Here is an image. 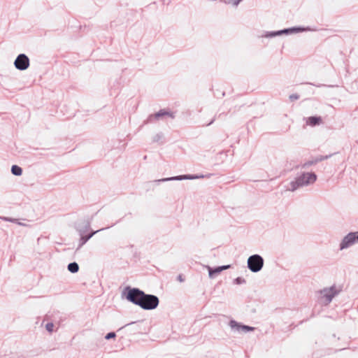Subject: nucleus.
I'll return each instance as SVG.
<instances>
[{"instance_id": "b1692460", "label": "nucleus", "mask_w": 358, "mask_h": 358, "mask_svg": "<svg viewBox=\"0 0 358 358\" xmlns=\"http://www.w3.org/2000/svg\"><path fill=\"white\" fill-rule=\"evenodd\" d=\"M230 2L229 1H225V3H229Z\"/></svg>"}, {"instance_id": "39448f33", "label": "nucleus", "mask_w": 358, "mask_h": 358, "mask_svg": "<svg viewBox=\"0 0 358 358\" xmlns=\"http://www.w3.org/2000/svg\"><path fill=\"white\" fill-rule=\"evenodd\" d=\"M338 293L335 286L324 288L320 291L321 300L323 303L327 305L333 299V298Z\"/></svg>"}, {"instance_id": "5701e85b", "label": "nucleus", "mask_w": 358, "mask_h": 358, "mask_svg": "<svg viewBox=\"0 0 358 358\" xmlns=\"http://www.w3.org/2000/svg\"><path fill=\"white\" fill-rule=\"evenodd\" d=\"M178 280H179L180 282H183V280H184L181 275H179V276L178 277Z\"/></svg>"}, {"instance_id": "2eb2a0df", "label": "nucleus", "mask_w": 358, "mask_h": 358, "mask_svg": "<svg viewBox=\"0 0 358 358\" xmlns=\"http://www.w3.org/2000/svg\"><path fill=\"white\" fill-rule=\"evenodd\" d=\"M68 270L73 273H75L78 271L79 266L76 262L70 263L68 265Z\"/></svg>"}, {"instance_id": "6ab92c4d", "label": "nucleus", "mask_w": 358, "mask_h": 358, "mask_svg": "<svg viewBox=\"0 0 358 358\" xmlns=\"http://www.w3.org/2000/svg\"><path fill=\"white\" fill-rule=\"evenodd\" d=\"M116 336L115 333L114 332H110L105 336V338L107 340H109L110 338H115Z\"/></svg>"}, {"instance_id": "9d476101", "label": "nucleus", "mask_w": 358, "mask_h": 358, "mask_svg": "<svg viewBox=\"0 0 358 358\" xmlns=\"http://www.w3.org/2000/svg\"><path fill=\"white\" fill-rule=\"evenodd\" d=\"M331 156V155H325V156H322L321 155V156L315 157L313 158L312 159L308 160V161L306 162L304 164H303L301 165V168L302 169H307L309 166H310L312 165H314V164H316L317 163H318L320 162H322L323 160L329 159Z\"/></svg>"}, {"instance_id": "ddd939ff", "label": "nucleus", "mask_w": 358, "mask_h": 358, "mask_svg": "<svg viewBox=\"0 0 358 358\" xmlns=\"http://www.w3.org/2000/svg\"><path fill=\"white\" fill-rule=\"evenodd\" d=\"M306 122L308 125L314 127L322 123V118L320 117L315 116L309 117L306 120Z\"/></svg>"}, {"instance_id": "4468645a", "label": "nucleus", "mask_w": 358, "mask_h": 358, "mask_svg": "<svg viewBox=\"0 0 358 358\" xmlns=\"http://www.w3.org/2000/svg\"><path fill=\"white\" fill-rule=\"evenodd\" d=\"M165 115H168V116H170L172 118L173 117V115L170 112H168V111H166L164 110H160L159 112H157V113H155L153 117H155L156 119H159V117H164Z\"/></svg>"}, {"instance_id": "6e6552de", "label": "nucleus", "mask_w": 358, "mask_h": 358, "mask_svg": "<svg viewBox=\"0 0 358 358\" xmlns=\"http://www.w3.org/2000/svg\"><path fill=\"white\" fill-rule=\"evenodd\" d=\"M306 30V29L301 28V27H293L289 29H285L278 31H272L266 34V37H274L277 36H280L282 34H293L297 33L300 31H303Z\"/></svg>"}, {"instance_id": "9b49d317", "label": "nucleus", "mask_w": 358, "mask_h": 358, "mask_svg": "<svg viewBox=\"0 0 358 358\" xmlns=\"http://www.w3.org/2000/svg\"><path fill=\"white\" fill-rule=\"evenodd\" d=\"M208 271V275L210 278H214L215 275L220 273L222 271L228 269L230 268V265H225L222 266H218L217 268H213L209 266H206Z\"/></svg>"}, {"instance_id": "f257e3e1", "label": "nucleus", "mask_w": 358, "mask_h": 358, "mask_svg": "<svg viewBox=\"0 0 358 358\" xmlns=\"http://www.w3.org/2000/svg\"><path fill=\"white\" fill-rule=\"evenodd\" d=\"M126 299L131 303L139 306L144 310H153L156 308L159 304V299L157 296L152 294H147L138 288H129Z\"/></svg>"}, {"instance_id": "dca6fc26", "label": "nucleus", "mask_w": 358, "mask_h": 358, "mask_svg": "<svg viewBox=\"0 0 358 358\" xmlns=\"http://www.w3.org/2000/svg\"><path fill=\"white\" fill-rule=\"evenodd\" d=\"M11 172L13 175L20 176L22 173V169L17 165H13L11 167Z\"/></svg>"}, {"instance_id": "f03ea898", "label": "nucleus", "mask_w": 358, "mask_h": 358, "mask_svg": "<svg viewBox=\"0 0 358 358\" xmlns=\"http://www.w3.org/2000/svg\"><path fill=\"white\" fill-rule=\"evenodd\" d=\"M317 180V176L313 172H304L291 181L287 186V191L294 192L299 188L311 185Z\"/></svg>"}, {"instance_id": "412c9836", "label": "nucleus", "mask_w": 358, "mask_h": 358, "mask_svg": "<svg viewBox=\"0 0 358 358\" xmlns=\"http://www.w3.org/2000/svg\"><path fill=\"white\" fill-rule=\"evenodd\" d=\"M232 1V3L234 5V6H238V4L242 1V0H231Z\"/></svg>"}, {"instance_id": "f8f14e48", "label": "nucleus", "mask_w": 358, "mask_h": 358, "mask_svg": "<svg viewBox=\"0 0 358 358\" xmlns=\"http://www.w3.org/2000/svg\"><path fill=\"white\" fill-rule=\"evenodd\" d=\"M90 228V224L89 223H87L85 227V229H78V231L80 233V244H79V247H81L83 246L88 240H89V237L86 236H84V233L88 230V229Z\"/></svg>"}, {"instance_id": "1a4fd4ad", "label": "nucleus", "mask_w": 358, "mask_h": 358, "mask_svg": "<svg viewBox=\"0 0 358 358\" xmlns=\"http://www.w3.org/2000/svg\"><path fill=\"white\" fill-rule=\"evenodd\" d=\"M203 178V176L183 175V176H178L163 178L162 180H159V181L164 182V181H169V180H193V179H197V178Z\"/></svg>"}, {"instance_id": "423d86ee", "label": "nucleus", "mask_w": 358, "mask_h": 358, "mask_svg": "<svg viewBox=\"0 0 358 358\" xmlns=\"http://www.w3.org/2000/svg\"><path fill=\"white\" fill-rule=\"evenodd\" d=\"M30 65L29 57L25 54H20L14 62L15 67L20 71L27 70Z\"/></svg>"}, {"instance_id": "a211bd4d", "label": "nucleus", "mask_w": 358, "mask_h": 358, "mask_svg": "<svg viewBox=\"0 0 358 358\" xmlns=\"http://www.w3.org/2000/svg\"><path fill=\"white\" fill-rule=\"evenodd\" d=\"M45 328L47 329L48 331L49 332H52L53 331V329H54V324L52 323V322H50V323H48L46 325H45Z\"/></svg>"}, {"instance_id": "aec40b11", "label": "nucleus", "mask_w": 358, "mask_h": 358, "mask_svg": "<svg viewBox=\"0 0 358 358\" xmlns=\"http://www.w3.org/2000/svg\"><path fill=\"white\" fill-rule=\"evenodd\" d=\"M103 229H100L101 230H103ZM99 230H97V231H93L92 232L91 234H90L89 235H87V236L89 237V239L91 238L95 234H96L97 232H99Z\"/></svg>"}, {"instance_id": "4be33fe9", "label": "nucleus", "mask_w": 358, "mask_h": 358, "mask_svg": "<svg viewBox=\"0 0 358 358\" xmlns=\"http://www.w3.org/2000/svg\"><path fill=\"white\" fill-rule=\"evenodd\" d=\"M290 99L292 100H294V99H297L299 98V96L296 94H292L289 96Z\"/></svg>"}, {"instance_id": "7ed1b4c3", "label": "nucleus", "mask_w": 358, "mask_h": 358, "mask_svg": "<svg viewBox=\"0 0 358 358\" xmlns=\"http://www.w3.org/2000/svg\"><path fill=\"white\" fill-rule=\"evenodd\" d=\"M248 268L253 273L262 270L264 266V259L259 255H253L248 259Z\"/></svg>"}, {"instance_id": "0eeeda50", "label": "nucleus", "mask_w": 358, "mask_h": 358, "mask_svg": "<svg viewBox=\"0 0 358 358\" xmlns=\"http://www.w3.org/2000/svg\"><path fill=\"white\" fill-rule=\"evenodd\" d=\"M229 327L233 331L238 333H246L248 331H252L255 329L254 327L241 324L234 320L229 322Z\"/></svg>"}, {"instance_id": "20e7f679", "label": "nucleus", "mask_w": 358, "mask_h": 358, "mask_svg": "<svg viewBox=\"0 0 358 358\" xmlns=\"http://www.w3.org/2000/svg\"><path fill=\"white\" fill-rule=\"evenodd\" d=\"M358 243V231L350 232L343 237L339 244V249L343 250L348 249Z\"/></svg>"}, {"instance_id": "f3484780", "label": "nucleus", "mask_w": 358, "mask_h": 358, "mask_svg": "<svg viewBox=\"0 0 358 358\" xmlns=\"http://www.w3.org/2000/svg\"><path fill=\"white\" fill-rule=\"evenodd\" d=\"M234 283L237 285L244 284L245 283V280L243 278L238 277L234 280Z\"/></svg>"}]
</instances>
